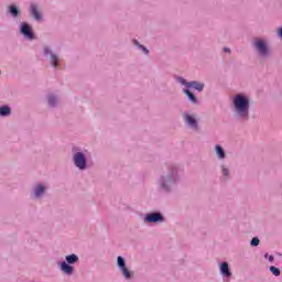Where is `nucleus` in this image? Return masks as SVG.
<instances>
[{
	"label": "nucleus",
	"instance_id": "f257e3e1",
	"mask_svg": "<svg viewBox=\"0 0 282 282\" xmlns=\"http://www.w3.org/2000/svg\"><path fill=\"white\" fill-rule=\"evenodd\" d=\"M234 107L236 113L240 116V118H248V111L250 109V101L243 95H237L234 97Z\"/></svg>",
	"mask_w": 282,
	"mask_h": 282
},
{
	"label": "nucleus",
	"instance_id": "f03ea898",
	"mask_svg": "<svg viewBox=\"0 0 282 282\" xmlns=\"http://www.w3.org/2000/svg\"><path fill=\"white\" fill-rule=\"evenodd\" d=\"M74 162L75 166H77V169H80L82 171L85 169V166H87V160L85 159V154H83L82 152H77L74 155Z\"/></svg>",
	"mask_w": 282,
	"mask_h": 282
},
{
	"label": "nucleus",
	"instance_id": "7ed1b4c3",
	"mask_svg": "<svg viewBox=\"0 0 282 282\" xmlns=\"http://www.w3.org/2000/svg\"><path fill=\"white\" fill-rule=\"evenodd\" d=\"M117 263L120 267V270L122 271L124 279H131V271L127 269V264L124 263V258L119 256L117 258Z\"/></svg>",
	"mask_w": 282,
	"mask_h": 282
},
{
	"label": "nucleus",
	"instance_id": "20e7f679",
	"mask_svg": "<svg viewBox=\"0 0 282 282\" xmlns=\"http://www.w3.org/2000/svg\"><path fill=\"white\" fill-rule=\"evenodd\" d=\"M178 80L182 85H185V87H193L197 91H203L204 90V84H202V83H197V82L186 83V79H184V78H180Z\"/></svg>",
	"mask_w": 282,
	"mask_h": 282
},
{
	"label": "nucleus",
	"instance_id": "39448f33",
	"mask_svg": "<svg viewBox=\"0 0 282 282\" xmlns=\"http://www.w3.org/2000/svg\"><path fill=\"white\" fill-rule=\"evenodd\" d=\"M145 221L149 224H156V221H164V216L160 213L148 214L145 217Z\"/></svg>",
	"mask_w": 282,
	"mask_h": 282
},
{
	"label": "nucleus",
	"instance_id": "423d86ee",
	"mask_svg": "<svg viewBox=\"0 0 282 282\" xmlns=\"http://www.w3.org/2000/svg\"><path fill=\"white\" fill-rule=\"evenodd\" d=\"M254 47L258 50L261 56H268V46H265V42H263L262 40H257L254 42Z\"/></svg>",
	"mask_w": 282,
	"mask_h": 282
},
{
	"label": "nucleus",
	"instance_id": "0eeeda50",
	"mask_svg": "<svg viewBox=\"0 0 282 282\" xmlns=\"http://www.w3.org/2000/svg\"><path fill=\"white\" fill-rule=\"evenodd\" d=\"M21 33L26 37L30 39V41H32V39H34V34H32V28H30V25H28L26 23H23L21 26Z\"/></svg>",
	"mask_w": 282,
	"mask_h": 282
},
{
	"label": "nucleus",
	"instance_id": "6e6552de",
	"mask_svg": "<svg viewBox=\"0 0 282 282\" xmlns=\"http://www.w3.org/2000/svg\"><path fill=\"white\" fill-rule=\"evenodd\" d=\"M185 122L186 124H189V127H193V129H197V120L195 117L191 115H185Z\"/></svg>",
	"mask_w": 282,
	"mask_h": 282
},
{
	"label": "nucleus",
	"instance_id": "1a4fd4ad",
	"mask_svg": "<svg viewBox=\"0 0 282 282\" xmlns=\"http://www.w3.org/2000/svg\"><path fill=\"white\" fill-rule=\"evenodd\" d=\"M61 270L62 272H65V274H72L74 272V267L67 264V262H62Z\"/></svg>",
	"mask_w": 282,
	"mask_h": 282
},
{
	"label": "nucleus",
	"instance_id": "9d476101",
	"mask_svg": "<svg viewBox=\"0 0 282 282\" xmlns=\"http://www.w3.org/2000/svg\"><path fill=\"white\" fill-rule=\"evenodd\" d=\"M220 272L224 276H231L230 269L228 268V262H223L221 263Z\"/></svg>",
	"mask_w": 282,
	"mask_h": 282
},
{
	"label": "nucleus",
	"instance_id": "9b49d317",
	"mask_svg": "<svg viewBox=\"0 0 282 282\" xmlns=\"http://www.w3.org/2000/svg\"><path fill=\"white\" fill-rule=\"evenodd\" d=\"M31 14H33L36 21H41V13L39 12V9L34 4L31 6Z\"/></svg>",
	"mask_w": 282,
	"mask_h": 282
},
{
	"label": "nucleus",
	"instance_id": "f8f14e48",
	"mask_svg": "<svg viewBox=\"0 0 282 282\" xmlns=\"http://www.w3.org/2000/svg\"><path fill=\"white\" fill-rule=\"evenodd\" d=\"M216 153L220 160L226 158V152H224V149L220 145H216Z\"/></svg>",
	"mask_w": 282,
	"mask_h": 282
},
{
	"label": "nucleus",
	"instance_id": "ddd939ff",
	"mask_svg": "<svg viewBox=\"0 0 282 282\" xmlns=\"http://www.w3.org/2000/svg\"><path fill=\"white\" fill-rule=\"evenodd\" d=\"M43 193H45V187H43V185H37L36 189H35V197H41V195H43Z\"/></svg>",
	"mask_w": 282,
	"mask_h": 282
},
{
	"label": "nucleus",
	"instance_id": "4468645a",
	"mask_svg": "<svg viewBox=\"0 0 282 282\" xmlns=\"http://www.w3.org/2000/svg\"><path fill=\"white\" fill-rule=\"evenodd\" d=\"M184 94L189 98L192 102H197V98L195 97V95H193V93H191V90L185 89Z\"/></svg>",
	"mask_w": 282,
	"mask_h": 282
},
{
	"label": "nucleus",
	"instance_id": "2eb2a0df",
	"mask_svg": "<svg viewBox=\"0 0 282 282\" xmlns=\"http://www.w3.org/2000/svg\"><path fill=\"white\" fill-rule=\"evenodd\" d=\"M0 116H10V107L8 106L0 107Z\"/></svg>",
	"mask_w": 282,
	"mask_h": 282
},
{
	"label": "nucleus",
	"instance_id": "dca6fc26",
	"mask_svg": "<svg viewBox=\"0 0 282 282\" xmlns=\"http://www.w3.org/2000/svg\"><path fill=\"white\" fill-rule=\"evenodd\" d=\"M66 261H67V263H76V261H78V256H76V254L67 256Z\"/></svg>",
	"mask_w": 282,
	"mask_h": 282
},
{
	"label": "nucleus",
	"instance_id": "f3484780",
	"mask_svg": "<svg viewBox=\"0 0 282 282\" xmlns=\"http://www.w3.org/2000/svg\"><path fill=\"white\" fill-rule=\"evenodd\" d=\"M51 63L53 67H58V57L54 54H51Z\"/></svg>",
	"mask_w": 282,
	"mask_h": 282
},
{
	"label": "nucleus",
	"instance_id": "a211bd4d",
	"mask_svg": "<svg viewBox=\"0 0 282 282\" xmlns=\"http://www.w3.org/2000/svg\"><path fill=\"white\" fill-rule=\"evenodd\" d=\"M270 272H272L274 276H281V270L276 267H270Z\"/></svg>",
	"mask_w": 282,
	"mask_h": 282
},
{
	"label": "nucleus",
	"instance_id": "6ab92c4d",
	"mask_svg": "<svg viewBox=\"0 0 282 282\" xmlns=\"http://www.w3.org/2000/svg\"><path fill=\"white\" fill-rule=\"evenodd\" d=\"M10 13L12 14V17H19V9H17V7L14 6H11Z\"/></svg>",
	"mask_w": 282,
	"mask_h": 282
},
{
	"label": "nucleus",
	"instance_id": "aec40b11",
	"mask_svg": "<svg viewBox=\"0 0 282 282\" xmlns=\"http://www.w3.org/2000/svg\"><path fill=\"white\" fill-rule=\"evenodd\" d=\"M48 105H51V107H54V105H56V97L54 96L48 97Z\"/></svg>",
	"mask_w": 282,
	"mask_h": 282
},
{
	"label": "nucleus",
	"instance_id": "412c9836",
	"mask_svg": "<svg viewBox=\"0 0 282 282\" xmlns=\"http://www.w3.org/2000/svg\"><path fill=\"white\" fill-rule=\"evenodd\" d=\"M259 243H260L259 238H252V240H251V242H250V246L257 247V246H259Z\"/></svg>",
	"mask_w": 282,
	"mask_h": 282
},
{
	"label": "nucleus",
	"instance_id": "4be33fe9",
	"mask_svg": "<svg viewBox=\"0 0 282 282\" xmlns=\"http://www.w3.org/2000/svg\"><path fill=\"white\" fill-rule=\"evenodd\" d=\"M134 43H135V45L140 46L141 50H143V52H144L145 54H149V50H148L147 47L140 45V43H138V41H134Z\"/></svg>",
	"mask_w": 282,
	"mask_h": 282
},
{
	"label": "nucleus",
	"instance_id": "5701e85b",
	"mask_svg": "<svg viewBox=\"0 0 282 282\" xmlns=\"http://www.w3.org/2000/svg\"><path fill=\"white\" fill-rule=\"evenodd\" d=\"M223 175H225V177H228V169H223Z\"/></svg>",
	"mask_w": 282,
	"mask_h": 282
},
{
	"label": "nucleus",
	"instance_id": "b1692460",
	"mask_svg": "<svg viewBox=\"0 0 282 282\" xmlns=\"http://www.w3.org/2000/svg\"><path fill=\"white\" fill-rule=\"evenodd\" d=\"M44 52L45 54H52V51H50V48H45Z\"/></svg>",
	"mask_w": 282,
	"mask_h": 282
},
{
	"label": "nucleus",
	"instance_id": "393cba45",
	"mask_svg": "<svg viewBox=\"0 0 282 282\" xmlns=\"http://www.w3.org/2000/svg\"><path fill=\"white\" fill-rule=\"evenodd\" d=\"M269 261H274V257L270 256Z\"/></svg>",
	"mask_w": 282,
	"mask_h": 282
},
{
	"label": "nucleus",
	"instance_id": "a878e982",
	"mask_svg": "<svg viewBox=\"0 0 282 282\" xmlns=\"http://www.w3.org/2000/svg\"><path fill=\"white\" fill-rule=\"evenodd\" d=\"M224 52H230V48L225 47V48H224Z\"/></svg>",
	"mask_w": 282,
	"mask_h": 282
}]
</instances>
